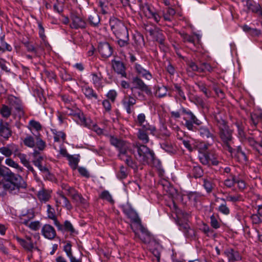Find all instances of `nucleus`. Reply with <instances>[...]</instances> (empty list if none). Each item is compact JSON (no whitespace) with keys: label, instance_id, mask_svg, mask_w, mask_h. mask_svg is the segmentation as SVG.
Returning <instances> with one entry per match:
<instances>
[{"label":"nucleus","instance_id":"obj_1","mask_svg":"<svg viewBox=\"0 0 262 262\" xmlns=\"http://www.w3.org/2000/svg\"><path fill=\"white\" fill-rule=\"evenodd\" d=\"M110 141L119 151L118 157L125 162L129 167H137L135 162L131 155H134L136 159L142 164H149L155 159V154L149 148L138 142L130 144L128 142L111 136Z\"/></svg>","mask_w":262,"mask_h":262},{"label":"nucleus","instance_id":"obj_2","mask_svg":"<svg viewBox=\"0 0 262 262\" xmlns=\"http://www.w3.org/2000/svg\"><path fill=\"white\" fill-rule=\"evenodd\" d=\"M224 116L223 113H214L213 118L219 128V136L224 143V148L232 155L234 151V149L231 147L232 130L229 128L224 118Z\"/></svg>","mask_w":262,"mask_h":262},{"label":"nucleus","instance_id":"obj_3","mask_svg":"<svg viewBox=\"0 0 262 262\" xmlns=\"http://www.w3.org/2000/svg\"><path fill=\"white\" fill-rule=\"evenodd\" d=\"M27 186L21 176L10 172L7 173L6 182L3 183L1 188L11 194H16L20 192V189L26 188Z\"/></svg>","mask_w":262,"mask_h":262},{"label":"nucleus","instance_id":"obj_4","mask_svg":"<svg viewBox=\"0 0 262 262\" xmlns=\"http://www.w3.org/2000/svg\"><path fill=\"white\" fill-rule=\"evenodd\" d=\"M132 86L130 88L132 93L140 98H144L142 92H145L147 95H151L152 92L150 88L139 76L133 77L132 79Z\"/></svg>","mask_w":262,"mask_h":262},{"label":"nucleus","instance_id":"obj_5","mask_svg":"<svg viewBox=\"0 0 262 262\" xmlns=\"http://www.w3.org/2000/svg\"><path fill=\"white\" fill-rule=\"evenodd\" d=\"M110 25L112 31L117 38L125 37L126 36L129 35L127 27L123 22L118 18L114 17L110 19Z\"/></svg>","mask_w":262,"mask_h":262},{"label":"nucleus","instance_id":"obj_6","mask_svg":"<svg viewBox=\"0 0 262 262\" xmlns=\"http://www.w3.org/2000/svg\"><path fill=\"white\" fill-rule=\"evenodd\" d=\"M62 188L67 192L68 195L71 197L74 202L79 203L84 207L88 206L87 201L73 187L63 184Z\"/></svg>","mask_w":262,"mask_h":262},{"label":"nucleus","instance_id":"obj_7","mask_svg":"<svg viewBox=\"0 0 262 262\" xmlns=\"http://www.w3.org/2000/svg\"><path fill=\"white\" fill-rule=\"evenodd\" d=\"M139 3L140 10L145 16L148 18H153L155 21L158 23L160 20V16L156 12L154 8L146 3H143L141 0Z\"/></svg>","mask_w":262,"mask_h":262},{"label":"nucleus","instance_id":"obj_8","mask_svg":"<svg viewBox=\"0 0 262 262\" xmlns=\"http://www.w3.org/2000/svg\"><path fill=\"white\" fill-rule=\"evenodd\" d=\"M155 131V127L148 124L147 125H143V127L138 129L137 136L138 140L144 145L148 143L149 141L148 134H154Z\"/></svg>","mask_w":262,"mask_h":262},{"label":"nucleus","instance_id":"obj_9","mask_svg":"<svg viewBox=\"0 0 262 262\" xmlns=\"http://www.w3.org/2000/svg\"><path fill=\"white\" fill-rule=\"evenodd\" d=\"M137 96L132 93L129 95L124 96L121 101L123 107L128 114H131L133 112L132 108L136 103Z\"/></svg>","mask_w":262,"mask_h":262},{"label":"nucleus","instance_id":"obj_10","mask_svg":"<svg viewBox=\"0 0 262 262\" xmlns=\"http://www.w3.org/2000/svg\"><path fill=\"white\" fill-rule=\"evenodd\" d=\"M8 101L12 109H14L19 116L24 115L23 107L19 99L15 97L11 96L9 97Z\"/></svg>","mask_w":262,"mask_h":262},{"label":"nucleus","instance_id":"obj_11","mask_svg":"<svg viewBox=\"0 0 262 262\" xmlns=\"http://www.w3.org/2000/svg\"><path fill=\"white\" fill-rule=\"evenodd\" d=\"M71 28L77 29L79 28H84L86 25L85 20L76 14H73L71 16Z\"/></svg>","mask_w":262,"mask_h":262},{"label":"nucleus","instance_id":"obj_12","mask_svg":"<svg viewBox=\"0 0 262 262\" xmlns=\"http://www.w3.org/2000/svg\"><path fill=\"white\" fill-rule=\"evenodd\" d=\"M41 233L43 236L50 240L53 239L56 236V232L54 228L49 224H45L41 229Z\"/></svg>","mask_w":262,"mask_h":262},{"label":"nucleus","instance_id":"obj_13","mask_svg":"<svg viewBox=\"0 0 262 262\" xmlns=\"http://www.w3.org/2000/svg\"><path fill=\"white\" fill-rule=\"evenodd\" d=\"M98 51L101 55L104 58L110 57L113 53V49L107 42L100 43L98 46Z\"/></svg>","mask_w":262,"mask_h":262},{"label":"nucleus","instance_id":"obj_14","mask_svg":"<svg viewBox=\"0 0 262 262\" xmlns=\"http://www.w3.org/2000/svg\"><path fill=\"white\" fill-rule=\"evenodd\" d=\"M112 67L114 70L118 74L121 75L123 77H126V68L124 64L119 60H113L112 61Z\"/></svg>","mask_w":262,"mask_h":262},{"label":"nucleus","instance_id":"obj_15","mask_svg":"<svg viewBox=\"0 0 262 262\" xmlns=\"http://www.w3.org/2000/svg\"><path fill=\"white\" fill-rule=\"evenodd\" d=\"M58 195L56 198L57 205H62L68 210H71L73 207L67 198L62 192H58Z\"/></svg>","mask_w":262,"mask_h":262},{"label":"nucleus","instance_id":"obj_16","mask_svg":"<svg viewBox=\"0 0 262 262\" xmlns=\"http://www.w3.org/2000/svg\"><path fill=\"white\" fill-rule=\"evenodd\" d=\"M135 70L136 72L140 76H141L148 80L151 79L152 77L151 74L148 70L145 69L141 64L136 63L135 64Z\"/></svg>","mask_w":262,"mask_h":262},{"label":"nucleus","instance_id":"obj_17","mask_svg":"<svg viewBox=\"0 0 262 262\" xmlns=\"http://www.w3.org/2000/svg\"><path fill=\"white\" fill-rule=\"evenodd\" d=\"M140 230L141 233L139 235V237L144 243H149L152 239V235L150 233L144 228L140 222Z\"/></svg>","mask_w":262,"mask_h":262},{"label":"nucleus","instance_id":"obj_18","mask_svg":"<svg viewBox=\"0 0 262 262\" xmlns=\"http://www.w3.org/2000/svg\"><path fill=\"white\" fill-rule=\"evenodd\" d=\"M12 132L8 123L0 124V137L8 140L11 136Z\"/></svg>","mask_w":262,"mask_h":262},{"label":"nucleus","instance_id":"obj_19","mask_svg":"<svg viewBox=\"0 0 262 262\" xmlns=\"http://www.w3.org/2000/svg\"><path fill=\"white\" fill-rule=\"evenodd\" d=\"M200 136L203 138L209 139L210 138L213 141L216 139V136L212 133L209 128L204 126H200L198 129Z\"/></svg>","mask_w":262,"mask_h":262},{"label":"nucleus","instance_id":"obj_20","mask_svg":"<svg viewBox=\"0 0 262 262\" xmlns=\"http://www.w3.org/2000/svg\"><path fill=\"white\" fill-rule=\"evenodd\" d=\"M124 213L129 218L131 221L137 224H140L141 220L136 212L131 208H126L123 210Z\"/></svg>","mask_w":262,"mask_h":262},{"label":"nucleus","instance_id":"obj_21","mask_svg":"<svg viewBox=\"0 0 262 262\" xmlns=\"http://www.w3.org/2000/svg\"><path fill=\"white\" fill-rule=\"evenodd\" d=\"M15 238L20 245L26 250L29 251H32L33 249L38 250L37 248L34 247L32 242L26 241L25 239L18 236H15Z\"/></svg>","mask_w":262,"mask_h":262},{"label":"nucleus","instance_id":"obj_22","mask_svg":"<svg viewBox=\"0 0 262 262\" xmlns=\"http://www.w3.org/2000/svg\"><path fill=\"white\" fill-rule=\"evenodd\" d=\"M82 91L85 97L89 99L98 100L99 97L98 95L94 90L89 86H85L82 88Z\"/></svg>","mask_w":262,"mask_h":262},{"label":"nucleus","instance_id":"obj_23","mask_svg":"<svg viewBox=\"0 0 262 262\" xmlns=\"http://www.w3.org/2000/svg\"><path fill=\"white\" fill-rule=\"evenodd\" d=\"M228 258L229 261H237L241 259V256L238 252L232 249H228L225 252Z\"/></svg>","mask_w":262,"mask_h":262},{"label":"nucleus","instance_id":"obj_24","mask_svg":"<svg viewBox=\"0 0 262 262\" xmlns=\"http://www.w3.org/2000/svg\"><path fill=\"white\" fill-rule=\"evenodd\" d=\"M80 117L78 118L77 120V122L78 123L89 128H92V126H94L95 123L92 122L90 118H85L84 116V114L82 112L81 115H80Z\"/></svg>","mask_w":262,"mask_h":262},{"label":"nucleus","instance_id":"obj_25","mask_svg":"<svg viewBox=\"0 0 262 262\" xmlns=\"http://www.w3.org/2000/svg\"><path fill=\"white\" fill-rule=\"evenodd\" d=\"M246 6L249 11L254 13H259L260 14V11H262L259 4L251 1L246 2Z\"/></svg>","mask_w":262,"mask_h":262},{"label":"nucleus","instance_id":"obj_26","mask_svg":"<svg viewBox=\"0 0 262 262\" xmlns=\"http://www.w3.org/2000/svg\"><path fill=\"white\" fill-rule=\"evenodd\" d=\"M211 155L212 154L209 152H200L199 155L200 162L203 165L209 166V160Z\"/></svg>","mask_w":262,"mask_h":262},{"label":"nucleus","instance_id":"obj_27","mask_svg":"<svg viewBox=\"0 0 262 262\" xmlns=\"http://www.w3.org/2000/svg\"><path fill=\"white\" fill-rule=\"evenodd\" d=\"M214 186L213 181L211 178H205L203 179V186L207 192H211Z\"/></svg>","mask_w":262,"mask_h":262},{"label":"nucleus","instance_id":"obj_28","mask_svg":"<svg viewBox=\"0 0 262 262\" xmlns=\"http://www.w3.org/2000/svg\"><path fill=\"white\" fill-rule=\"evenodd\" d=\"M67 158L69 161V164L70 167L73 170H76L77 168L78 164L79 162V159L77 157L72 155H67Z\"/></svg>","mask_w":262,"mask_h":262},{"label":"nucleus","instance_id":"obj_29","mask_svg":"<svg viewBox=\"0 0 262 262\" xmlns=\"http://www.w3.org/2000/svg\"><path fill=\"white\" fill-rule=\"evenodd\" d=\"M180 229L183 231L187 236H192L194 234V230L190 228V226L187 223L180 224Z\"/></svg>","mask_w":262,"mask_h":262},{"label":"nucleus","instance_id":"obj_30","mask_svg":"<svg viewBox=\"0 0 262 262\" xmlns=\"http://www.w3.org/2000/svg\"><path fill=\"white\" fill-rule=\"evenodd\" d=\"M65 113L68 115L73 116L74 119L76 121L78 118L80 117V116L81 115V112L77 108L72 110L67 107V110L65 111Z\"/></svg>","mask_w":262,"mask_h":262},{"label":"nucleus","instance_id":"obj_31","mask_svg":"<svg viewBox=\"0 0 262 262\" xmlns=\"http://www.w3.org/2000/svg\"><path fill=\"white\" fill-rule=\"evenodd\" d=\"M88 19L90 24L94 27L97 26L100 20L99 15L96 12H94L91 14Z\"/></svg>","mask_w":262,"mask_h":262},{"label":"nucleus","instance_id":"obj_32","mask_svg":"<svg viewBox=\"0 0 262 262\" xmlns=\"http://www.w3.org/2000/svg\"><path fill=\"white\" fill-rule=\"evenodd\" d=\"M213 69L214 68L209 63L205 62H200V73H204L206 72L211 73L213 71Z\"/></svg>","mask_w":262,"mask_h":262},{"label":"nucleus","instance_id":"obj_33","mask_svg":"<svg viewBox=\"0 0 262 262\" xmlns=\"http://www.w3.org/2000/svg\"><path fill=\"white\" fill-rule=\"evenodd\" d=\"M37 196L40 201L46 202L50 199L51 195L49 192L42 189L38 192Z\"/></svg>","mask_w":262,"mask_h":262},{"label":"nucleus","instance_id":"obj_34","mask_svg":"<svg viewBox=\"0 0 262 262\" xmlns=\"http://www.w3.org/2000/svg\"><path fill=\"white\" fill-rule=\"evenodd\" d=\"M167 89L166 86L162 85L156 87L155 95L159 98H162L167 95Z\"/></svg>","mask_w":262,"mask_h":262},{"label":"nucleus","instance_id":"obj_35","mask_svg":"<svg viewBox=\"0 0 262 262\" xmlns=\"http://www.w3.org/2000/svg\"><path fill=\"white\" fill-rule=\"evenodd\" d=\"M154 36V38L161 45H164L165 41V37L163 33L157 30L154 32V34L152 35Z\"/></svg>","mask_w":262,"mask_h":262},{"label":"nucleus","instance_id":"obj_36","mask_svg":"<svg viewBox=\"0 0 262 262\" xmlns=\"http://www.w3.org/2000/svg\"><path fill=\"white\" fill-rule=\"evenodd\" d=\"M161 147L162 149L167 152H172L173 151V147L170 142L168 141H164L160 144Z\"/></svg>","mask_w":262,"mask_h":262},{"label":"nucleus","instance_id":"obj_37","mask_svg":"<svg viewBox=\"0 0 262 262\" xmlns=\"http://www.w3.org/2000/svg\"><path fill=\"white\" fill-rule=\"evenodd\" d=\"M192 174L195 178L201 177L203 174V170L200 166H194L192 169Z\"/></svg>","mask_w":262,"mask_h":262},{"label":"nucleus","instance_id":"obj_38","mask_svg":"<svg viewBox=\"0 0 262 262\" xmlns=\"http://www.w3.org/2000/svg\"><path fill=\"white\" fill-rule=\"evenodd\" d=\"M261 119H262V113H254L251 115V120L254 126H256Z\"/></svg>","mask_w":262,"mask_h":262},{"label":"nucleus","instance_id":"obj_39","mask_svg":"<svg viewBox=\"0 0 262 262\" xmlns=\"http://www.w3.org/2000/svg\"><path fill=\"white\" fill-rule=\"evenodd\" d=\"M197 85L199 90L202 92L207 97H209L211 95V92L206 87L205 83L203 82H199Z\"/></svg>","mask_w":262,"mask_h":262},{"label":"nucleus","instance_id":"obj_40","mask_svg":"<svg viewBox=\"0 0 262 262\" xmlns=\"http://www.w3.org/2000/svg\"><path fill=\"white\" fill-rule=\"evenodd\" d=\"M246 140L247 141V142L251 145V146L253 147L254 149L256 150L258 152V153L262 154V153L260 152V150L258 149L259 143H258L253 137H248L247 138H245Z\"/></svg>","mask_w":262,"mask_h":262},{"label":"nucleus","instance_id":"obj_41","mask_svg":"<svg viewBox=\"0 0 262 262\" xmlns=\"http://www.w3.org/2000/svg\"><path fill=\"white\" fill-rule=\"evenodd\" d=\"M99 198L102 200H106L110 203H114L112 196L107 190L103 191L100 194Z\"/></svg>","mask_w":262,"mask_h":262},{"label":"nucleus","instance_id":"obj_42","mask_svg":"<svg viewBox=\"0 0 262 262\" xmlns=\"http://www.w3.org/2000/svg\"><path fill=\"white\" fill-rule=\"evenodd\" d=\"M7 146L10 150L11 155L14 154L15 157L19 152L18 146L16 144L11 143L8 144Z\"/></svg>","mask_w":262,"mask_h":262},{"label":"nucleus","instance_id":"obj_43","mask_svg":"<svg viewBox=\"0 0 262 262\" xmlns=\"http://www.w3.org/2000/svg\"><path fill=\"white\" fill-rule=\"evenodd\" d=\"M181 36L184 42L194 44L195 39L193 36H191L186 33H181Z\"/></svg>","mask_w":262,"mask_h":262},{"label":"nucleus","instance_id":"obj_44","mask_svg":"<svg viewBox=\"0 0 262 262\" xmlns=\"http://www.w3.org/2000/svg\"><path fill=\"white\" fill-rule=\"evenodd\" d=\"M222 201L225 202V200L221 199ZM218 210L224 214L228 215L230 213V210L228 207H227L226 203L221 204L218 208Z\"/></svg>","mask_w":262,"mask_h":262},{"label":"nucleus","instance_id":"obj_45","mask_svg":"<svg viewBox=\"0 0 262 262\" xmlns=\"http://www.w3.org/2000/svg\"><path fill=\"white\" fill-rule=\"evenodd\" d=\"M47 213L49 219L54 220H55L57 217L55 215V210L53 208L51 207L50 205H47Z\"/></svg>","mask_w":262,"mask_h":262},{"label":"nucleus","instance_id":"obj_46","mask_svg":"<svg viewBox=\"0 0 262 262\" xmlns=\"http://www.w3.org/2000/svg\"><path fill=\"white\" fill-rule=\"evenodd\" d=\"M1 46L3 47L4 52L11 51L12 49L11 46L5 41V36L3 35L0 38Z\"/></svg>","mask_w":262,"mask_h":262},{"label":"nucleus","instance_id":"obj_47","mask_svg":"<svg viewBox=\"0 0 262 262\" xmlns=\"http://www.w3.org/2000/svg\"><path fill=\"white\" fill-rule=\"evenodd\" d=\"M117 38L118 39V43L121 47H125L129 44V35L126 36L125 37H118Z\"/></svg>","mask_w":262,"mask_h":262},{"label":"nucleus","instance_id":"obj_48","mask_svg":"<svg viewBox=\"0 0 262 262\" xmlns=\"http://www.w3.org/2000/svg\"><path fill=\"white\" fill-rule=\"evenodd\" d=\"M1 114L3 117L8 118L11 114V110L8 106L3 105L1 109Z\"/></svg>","mask_w":262,"mask_h":262},{"label":"nucleus","instance_id":"obj_49","mask_svg":"<svg viewBox=\"0 0 262 262\" xmlns=\"http://www.w3.org/2000/svg\"><path fill=\"white\" fill-rule=\"evenodd\" d=\"M24 144L29 147H33L35 145V141L33 137L27 136L24 140Z\"/></svg>","mask_w":262,"mask_h":262},{"label":"nucleus","instance_id":"obj_50","mask_svg":"<svg viewBox=\"0 0 262 262\" xmlns=\"http://www.w3.org/2000/svg\"><path fill=\"white\" fill-rule=\"evenodd\" d=\"M93 83L96 86H99L101 83V78L96 73H92L91 74Z\"/></svg>","mask_w":262,"mask_h":262},{"label":"nucleus","instance_id":"obj_51","mask_svg":"<svg viewBox=\"0 0 262 262\" xmlns=\"http://www.w3.org/2000/svg\"><path fill=\"white\" fill-rule=\"evenodd\" d=\"M64 230L70 232L71 234H73L75 232V230L73 225L70 222L68 221H66L64 223Z\"/></svg>","mask_w":262,"mask_h":262},{"label":"nucleus","instance_id":"obj_52","mask_svg":"<svg viewBox=\"0 0 262 262\" xmlns=\"http://www.w3.org/2000/svg\"><path fill=\"white\" fill-rule=\"evenodd\" d=\"M174 88L175 90L177 92L178 95L183 100H186V96L182 88L177 83L174 84Z\"/></svg>","mask_w":262,"mask_h":262},{"label":"nucleus","instance_id":"obj_53","mask_svg":"<svg viewBox=\"0 0 262 262\" xmlns=\"http://www.w3.org/2000/svg\"><path fill=\"white\" fill-rule=\"evenodd\" d=\"M210 224L212 227L214 229H218L220 227V224L214 215L210 216Z\"/></svg>","mask_w":262,"mask_h":262},{"label":"nucleus","instance_id":"obj_54","mask_svg":"<svg viewBox=\"0 0 262 262\" xmlns=\"http://www.w3.org/2000/svg\"><path fill=\"white\" fill-rule=\"evenodd\" d=\"M15 157H17L19 158L20 162L25 166L30 163L29 161L27 159V156L25 154H21L19 152Z\"/></svg>","mask_w":262,"mask_h":262},{"label":"nucleus","instance_id":"obj_55","mask_svg":"<svg viewBox=\"0 0 262 262\" xmlns=\"http://www.w3.org/2000/svg\"><path fill=\"white\" fill-rule=\"evenodd\" d=\"M236 178L234 176H232L231 179H227L224 181V185L227 187L230 188L235 183Z\"/></svg>","mask_w":262,"mask_h":262},{"label":"nucleus","instance_id":"obj_56","mask_svg":"<svg viewBox=\"0 0 262 262\" xmlns=\"http://www.w3.org/2000/svg\"><path fill=\"white\" fill-rule=\"evenodd\" d=\"M187 65L192 71L200 73V65H197L192 61H189Z\"/></svg>","mask_w":262,"mask_h":262},{"label":"nucleus","instance_id":"obj_57","mask_svg":"<svg viewBox=\"0 0 262 262\" xmlns=\"http://www.w3.org/2000/svg\"><path fill=\"white\" fill-rule=\"evenodd\" d=\"M23 45L27 49V51L30 52L37 53V51L33 45H31L30 42L26 41L23 42Z\"/></svg>","mask_w":262,"mask_h":262},{"label":"nucleus","instance_id":"obj_58","mask_svg":"<svg viewBox=\"0 0 262 262\" xmlns=\"http://www.w3.org/2000/svg\"><path fill=\"white\" fill-rule=\"evenodd\" d=\"M251 219L253 224H259L262 222V218L257 213L253 214L251 216Z\"/></svg>","mask_w":262,"mask_h":262},{"label":"nucleus","instance_id":"obj_59","mask_svg":"<svg viewBox=\"0 0 262 262\" xmlns=\"http://www.w3.org/2000/svg\"><path fill=\"white\" fill-rule=\"evenodd\" d=\"M28 227L33 230L36 231L39 229L40 223L39 221L31 222H30Z\"/></svg>","mask_w":262,"mask_h":262},{"label":"nucleus","instance_id":"obj_60","mask_svg":"<svg viewBox=\"0 0 262 262\" xmlns=\"http://www.w3.org/2000/svg\"><path fill=\"white\" fill-rule=\"evenodd\" d=\"M144 28L146 31L150 33V35H152L154 34V32L157 30V29L153 25L147 24H144Z\"/></svg>","mask_w":262,"mask_h":262},{"label":"nucleus","instance_id":"obj_61","mask_svg":"<svg viewBox=\"0 0 262 262\" xmlns=\"http://www.w3.org/2000/svg\"><path fill=\"white\" fill-rule=\"evenodd\" d=\"M186 118L187 119H189L190 121H192L196 125H199L201 123V121L198 119L191 112H190V113H189V114L187 116V117Z\"/></svg>","mask_w":262,"mask_h":262},{"label":"nucleus","instance_id":"obj_62","mask_svg":"<svg viewBox=\"0 0 262 262\" xmlns=\"http://www.w3.org/2000/svg\"><path fill=\"white\" fill-rule=\"evenodd\" d=\"M54 10L58 13H61L63 11V4L58 1L53 5Z\"/></svg>","mask_w":262,"mask_h":262},{"label":"nucleus","instance_id":"obj_63","mask_svg":"<svg viewBox=\"0 0 262 262\" xmlns=\"http://www.w3.org/2000/svg\"><path fill=\"white\" fill-rule=\"evenodd\" d=\"M184 120L185 121V126L187 128L190 130H194L195 127L193 126V122L192 121H190L189 119H187L186 117L184 118Z\"/></svg>","mask_w":262,"mask_h":262},{"label":"nucleus","instance_id":"obj_64","mask_svg":"<svg viewBox=\"0 0 262 262\" xmlns=\"http://www.w3.org/2000/svg\"><path fill=\"white\" fill-rule=\"evenodd\" d=\"M0 152L6 157H9L12 155L7 145L0 148Z\"/></svg>","mask_w":262,"mask_h":262}]
</instances>
